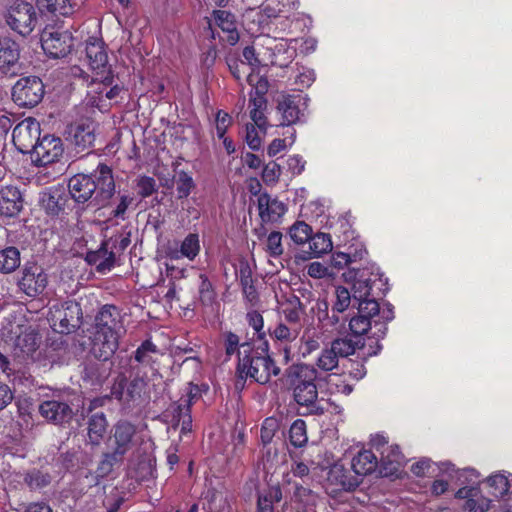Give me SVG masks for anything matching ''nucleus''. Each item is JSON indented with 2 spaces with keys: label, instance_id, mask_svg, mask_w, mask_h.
<instances>
[{
  "label": "nucleus",
  "instance_id": "nucleus-1",
  "mask_svg": "<svg viewBox=\"0 0 512 512\" xmlns=\"http://www.w3.org/2000/svg\"><path fill=\"white\" fill-rule=\"evenodd\" d=\"M72 198L78 203L94 199L97 204L105 205L115 193L112 170L106 164H99L90 175L76 174L68 183Z\"/></svg>",
  "mask_w": 512,
  "mask_h": 512
},
{
  "label": "nucleus",
  "instance_id": "nucleus-2",
  "mask_svg": "<svg viewBox=\"0 0 512 512\" xmlns=\"http://www.w3.org/2000/svg\"><path fill=\"white\" fill-rule=\"evenodd\" d=\"M118 317V310L112 305L103 306L96 315L91 351L99 360H108L118 348L119 332L122 328Z\"/></svg>",
  "mask_w": 512,
  "mask_h": 512
},
{
  "label": "nucleus",
  "instance_id": "nucleus-3",
  "mask_svg": "<svg viewBox=\"0 0 512 512\" xmlns=\"http://www.w3.org/2000/svg\"><path fill=\"white\" fill-rule=\"evenodd\" d=\"M285 375L296 403L306 407L310 414H324V409L318 404V390L315 384L319 377L318 370L311 365L302 363L287 368Z\"/></svg>",
  "mask_w": 512,
  "mask_h": 512
},
{
  "label": "nucleus",
  "instance_id": "nucleus-4",
  "mask_svg": "<svg viewBox=\"0 0 512 512\" xmlns=\"http://www.w3.org/2000/svg\"><path fill=\"white\" fill-rule=\"evenodd\" d=\"M237 373L241 380L252 379L264 385L270 382L273 376L280 373V368L267 353V345L253 347L250 343H242L239 351Z\"/></svg>",
  "mask_w": 512,
  "mask_h": 512
},
{
  "label": "nucleus",
  "instance_id": "nucleus-5",
  "mask_svg": "<svg viewBox=\"0 0 512 512\" xmlns=\"http://www.w3.org/2000/svg\"><path fill=\"white\" fill-rule=\"evenodd\" d=\"M36 7L25 0H14L6 8L4 18L8 27L17 34L26 37L38 24Z\"/></svg>",
  "mask_w": 512,
  "mask_h": 512
},
{
  "label": "nucleus",
  "instance_id": "nucleus-6",
  "mask_svg": "<svg viewBox=\"0 0 512 512\" xmlns=\"http://www.w3.org/2000/svg\"><path fill=\"white\" fill-rule=\"evenodd\" d=\"M439 469L443 474L448 475L456 485H462L455 494L456 498L466 499V502H470L479 494V488L474 486L479 477L476 470L470 468L459 470L450 462L441 463Z\"/></svg>",
  "mask_w": 512,
  "mask_h": 512
},
{
  "label": "nucleus",
  "instance_id": "nucleus-7",
  "mask_svg": "<svg viewBox=\"0 0 512 512\" xmlns=\"http://www.w3.org/2000/svg\"><path fill=\"white\" fill-rule=\"evenodd\" d=\"M44 85L40 78L28 76L19 79L12 88V98L21 107H34L43 98Z\"/></svg>",
  "mask_w": 512,
  "mask_h": 512
},
{
  "label": "nucleus",
  "instance_id": "nucleus-8",
  "mask_svg": "<svg viewBox=\"0 0 512 512\" xmlns=\"http://www.w3.org/2000/svg\"><path fill=\"white\" fill-rule=\"evenodd\" d=\"M79 314L78 304L67 301L51 307L49 321L56 332L68 334L78 325Z\"/></svg>",
  "mask_w": 512,
  "mask_h": 512
},
{
  "label": "nucleus",
  "instance_id": "nucleus-9",
  "mask_svg": "<svg viewBox=\"0 0 512 512\" xmlns=\"http://www.w3.org/2000/svg\"><path fill=\"white\" fill-rule=\"evenodd\" d=\"M19 289L28 297H37L42 294L48 284L47 274L36 263H27L20 271L18 279Z\"/></svg>",
  "mask_w": 512,
  "mask_h": 512
},
{
  "label": "nucleus",
  "instance_id": "nucleus-10",
  "mask_svg": "<svg viewBox=\"0 0 512 512\" xmlns=\"http://www.w3.org/2000/svg\"><path fill=\"white\" fill-rule=\"evenodd\" d=\"M383 275L379 269L371 266L359 269L352 284V297L355 301L368 299L374 288L382 289Z\"/></svg>",
  "mask_w": 512,
  "mask_h": 512
},
{
  "label": "nucleus",
  "instance_id": "nucleus-11",
  "mask_svg": "<svg viewBox=\"0 0 512 512\" xmlns=\"http://www.w3.org/2000/svg\"><path fill=\"white\" fill-rule=\"evenodd\" d=\"M40 124L33 118H26L13 129L12 139L16 148L23 154L31 153L41 139Z\"/></svg>",
  "mask_w": 512,
  "mask_h": 512
},
{
  "label": "nucleus",
  "instance_id": "nucleus-12",
  "mask_svg": "<svg viewBox=\"0 0 512 512\" xmlns=\"http://www.w3.org/2000/svg\"><path fill=\"white\" fill-rule=\"evenodd\" d=\"M41 46L50 57L62 58L70 53L73 37L68 31H54L46 28L41 34Z\"/></svg>",
  "mask_w": 512,
  "mask_h": 512
},
{
  "label": "nucleus",
  "instance_id": "nucleus-13",
  "mask_svg": "<svg viewBox=\"0 0 512 512\" xmlns=\"http://www.w3.org/2000/svg\"><path fill=\"white\" fill-rule=\"evenodd\" d=\"M136 428L127 421H119L113 427V435L110 439L111 453L114 459H124V456L133 448Z\"/></svg>",
  "mask_w": 512,
  "mask_h": 512
},
{
  "label": "nucleus",
  "instance_id": "nucleus-14",
  "mask_svg": "<svg viewBox=\"0 0 512 512\" xmlns=\"http://www.w3.org/2000/svg\"><path fill=\"white\" fill-rule=\"evenodd\" d=\"M31 154L32 162L37 166H46L57 161L63 154V145L60 138L44 136Z\"/></svg>",
  "mask_w": 512,
  "mask_h": 512
},
{
  "label": "nucleus",
  "instance_id": "nucleus-15",
  "mask_svg": "<svg viewBox=\"0 0 512 512\" xmlns=\"http://www.w3.org/2000/svg\"><path fill=\"white\" fill-rule=\"evenodd\" d=\"M114 82L111 71L107 73H96L87 93L88 104L97 107L99 110H107L109 103H106L105 92Z\"/></svg>",
  "mask_w": 512,
  "mask_h": 512
},
{
  "label": "nucleus",
  "instance_id": "nucleus-16",
  "mask_svg": "<svg viewBox=\"0 0 512 512\" xmlns=\"http://www.w3.org/2000/svg\"><path fill=\"white\" fill-rule=\"evenodd\" d=\"M39 414L49 423L63 425L73 418V410L70 405L63 401L46 400L38 407Z\"/></svg>",
  "mask_w": 512,
  "mask_h": 512
},
{
  "label": "nucleus",
  "instance_id": "nucleus-17",
  "mask_svg": "<svg viewBox=\"0 0 512 512\" xmlns=\"http://www.w3.org/2000/svg\"><path fill=\"white\" fill-rule=\"evenodd\" d=\"M300 96L281 94L277 97V113L281 116L280 125L290 126L300 120Z\"/></svg>",
  "mask_w": 512,
  "mask_h": 512
},
{
  "label": "nucleus",
  "instance_id": "nucleus-18",
  "mask_svg": "<svg viewBox=\"0 0 512 512\" xmlns=\"http://www.w3.org/2000/svg\"><path fill=\"white\" fill-rule=\"evenodd\" d=\"M259 216L263 222H276L286 212V206L283 202L271 197L267 193L260 194L258 197Z\"/></svg>",
  "mask_w": 512,
  "mask_h": 512
},
{
  "label": "nucleus",
  "instance_id": "nucleus-19",
  "mask_svg": "<svg viewBox=\"0 0 512 512\" xmlns=\"http://www.w3.org/2000/svg\"><path fill=\"white\" fill-rule=\"evenodd\" d=\"M86 56L90 67L92 70L96 71V73H107V71H111L107 66L108 56L102 41L96 38L89 39L86 44Z\"/></svg>",
  "mask_w": 512,
  "mask_h": 512
},
{
  "label": "nucleus",
  "instance_id": "nucleus-20",
  "mask_svg": "<svg viewBox=\"0 0 512 512\" xmlns=\"http://www.w3.org/2000/svg\"><path fill=\"white\" fill-rule=\"evenodd\" d=\"M22 209V197L18 188L6 186L0 190V213L7 217L17 215Z\"/></svg>",
  "mask_w": 512,
  "mask_h": 512
},
{
  "label": "nucleus",
  "instance_id": "nucleus-21",
  "mask_svg": "<svg viewBox=\"0 0 512 512\" xmlns=\"http://www.w3.org/2000/svg\"><path fill=\"white\" fill-rule=\"evenodd\" d=\"M85 259L89 264L96 265L98 272L106 273L114 267L115 252L104 242L98 250L87 252Z\"/></svg>",
  "mask_w": 512,
  "mask_h": 512
},
{
  "label": "nucleus",
  "instance_id": "nucleus-22",
  "mask_svg": "<svg viewBox=\"0 0 512 512\" xmlns=\"http://www.w3.org/2000/svg\"><path fill=\"white\" fill-rule=\"evenodd\" d=\"M96 125L93 121L85 120L78 123L72 131V141L78 152L91 148L95 141Z\"/></svg>",
  "mask_w": 512,
  "mask_h": 512
},
{
  "label": "nucleus",
  "instance_id": "nucleus-23",
  "mask_svg": "<svg viewBox=\"0 0 512 512\" xmlns=\"http://www.w3.org/2000/svg\"><path fill=\"white\" fill-rule=\"evenodd\" d=\"M216 25L223 31L225 36L223 41L230 45H235L239 41V33L236 28L235 16L225 10H216L213 12Z\"/></svg>",
  "mask_w": 512,
  "mask_h": 512
},
{
  "label": "nucleus",
  "instance_id": "nucleus-24",
  "mask_svg": "<svg viewBox=\"0 0 512 512\" xmlns=\"http://www.w3.org/2000/svg\"><path fill=\"white\" fill-rule=\"evenodd\" d=\"M297 7V0H266L260 9L266 18L273 19L278 17L288 18Z\"/></svg>",
  "mask_w": 512,
  "mask_h": 512
},
{
  "label": "nucleus",
  "instance_id": "nucleus-25",
  "mask_svg": "<svg viewBox=\"0 0 512 512\" xmlns=\"http://www.w3.org/2000/svg\"><path fill=\"white\" fill-rule=\"evenodd\" d=\"M328 481L343 490H353L360 483L358 476L356 474L352 475L350 471L341 464H335L331 467L328 473Z\"/></svg>",
  "mask_w": 512,
  "mask_h": 512
},
{
  "label": "nucleus",
  "instance_id": "nucleus-26",
  "mask_svg": "<svg viewBox=\"0 0 512 512\" xmlns=\"http://www.w3.org/2000/svg\"><path fill=\"white\" fill-rule=\"evenodd\" d=\"M200 252L199 235L196 233H189L181 242L179 249L170 250L168 255L173 260L187 258L193 261Z\"/></svg>",
  "mask_w": 512,
  "mask_h": 512
},
{
  "label": "nucleus",
  "instance_id": "nucleus-27",
  "mask_svg": "<svg viewBox=\"0 0 512 512\" xmlns=\"http://www.w3.org/2000/svg\"><path fill=\"white\" fill-rule=\"evenodd\" d=\"M20 56L18 43L8 37L0 38V69L8 71L14 67Z\"/></svg>",
  "mask_w": 512,
  "mask_h": 512
},
{
  "label": "nucleus",
  "instance_id": "nucleus-28",
  "mask_svg": "<svg viewBox=\"0 0 512 512\" xmlns=\"http://www.w3.org/2000/svg\"><path fill=\"white\" fill-rule=\"evenodd\" d=\"M403 463L404 456L397 445H390L381 450L380 464L386 476L395 474Z\"/></svg>",
  "mask_w": 512,
  "mask_h": 512
},
{
  "label": "nucleus",
  "instance_id": "nucleus-29",
  "mask_svg": "<svg viewBox=\"0 0 512 512\" xmlns=\"http://www.w3.org/2000/svg\"><path fill=\"white\" fill-rule=\"evenodd\" d=\"M377 465V457L370 450L359 451L351 461V467L357 476H364L372 473L375 471Z\"/></svg>",
  "mask_w": 512,
  "mask_h": 512
},
{
  "label": "nucleus",
  "instance_id": "nucleus-30",
  "mask_svg": "<svg viewBox=\"0 0 512 512\" xmlns=\"http://www.w3.org/2000/svg\"><path fill=\"white\" fill-rule=\"evenodd\" d=\"M108 427L104 413H95L88 420V439L92 445H99Z\"/></svg>",
  "mask_w": 512,
  "mask_h": 512
},
{
  "label": "nucleus",
  "instance_id": "nucleus-31",
  "mask_svg": "<svg viewBox=\"0 0 512 512\" xmlns=\"http://www.w3.org/2000/svg\"><path fill=\"white\" fill-rule=\"evenodd\" d=\"M281 312L288 323L292 326H299L301 328L300 321L304 313V309L298 297L293 296L287 299L281 306Z\"/></svg>",
  "mask_w": 512,
  "mask_h": 512
},
{
  "label": "nucleus",
  "instance_id": "nucleus-32",
  "mask_svg": "<svg viewBox=\"0 0 512 512\" xmlns=\"http://www.w3.org/2000/svg\"><path fill=\"white\" fill-rule=\"evenodd\" d=\"M123 382L121 380L117 386L113 387L112 394L119 400L135 399L141 396V392L145 386V382L141 378L133 379L127 386L126 392L123 389Z\"/></svg>",
  "mask_w": 512,
  "mask_h": 512
},
{
  "label": "nucleus",
  "instance_id": "nucleus-33",
  "mask_svg": "<svg viewBox=\"0 0 512 512\" xmlns=\"http://www.w3.org/2000/svg\"><path fill=\"white\" fill-rule=\"evenodd\" d=\"M316 495L308 488L296 486L293 501L297 504L298 512H309L316 504Z\"/></svg>",
  "mask_w": 512,
  "mask_h": 512
},
{
  "label": "nucleus",
  "instance_id": "nucleus-34",
  "mask_svg": "<svg viewBox=\"0 0 512 512\" xmlns=\"http://www.w3.org/2000/svg\"><path fill=\"white\" fill-rule=\"evenodd\" d=\"M489 492L496 498L503 497L510 489L511 482L508 476L503 473H496L486 479Z\"/></svg>",
  "mask_w": 512,
  "mask_h": 512
},
{
  "label": "nucleus",
  "instance_id": "nucleus-35",
  "mask_svg": "<svg viewBox=\"0 0 512 512\" xmlns=\"http://www.w3.org/2000/svg\"><path fill=\"white\" fill-rule=\"evenodd\" d=\"M20 265V252L15 247L0 251V272L11 273Z\"/></svg>",
  "mask_w": 512,
  "mask_h": 512
},
{
  "label": "nucleus",
  "instance_id": "nucleus-36",
  "mask_svg": "<svg viewBox=\"0 0 512 512\" xmlns=\"http://www.w3.org/2000/svg\"><path fill=\"white\" fill-rule=\"evenodd\" d=\"M309 248L314 255L320 256L332 250L333 244L329 234L317 233L309 238Z\"/></svg>",
  "mask_w": 512,
  "mask_h": 512
},
{
  "label": "nucleus",
  "instance_id": "nucleus-37",
  "mask_svg": "<svg viewBox=\"0 0 512 512\" xmlns=\"http://www.w3.org/2000/svg\"><path fill=\"white\" fill-rule=\"evenodd\" d=\"M158 352L157 346L151 341H144L135 352V360L146 366H153L155 363L154 354Z\"/></svg>",
  "mask_w": 512,
  "mask_h": 512
},
{
  "label": "nucleus",
  "instance_id": "nucleus-38",
  "mask_svg": "<svg viewBox=\"0 0 512 512\" xmlns=\"http://www.w3.org/2000/svg\"><path fill=\"white\" fill-rule=\"evenodd\" d=\"M290 442L295 447L304 446L307 441L306 423L302 419L295 420L289 430Z\"/></svg>",
  "mask_w": 512,
  "mask_h": 512
},
{
  "label": "nucleus",
  "instance_id": "nucleus-39",
  "mask_svg": "<svg viewBox=\"0 0 512 512\" xmlns=\"http://www.w3.org/2000/svg\"><path fill=\"white\" fill-rule=\"evenodd\" d=\"M195 188L193 178L185 171L181 170L177 173L176 191L179 199L187 198Z\"/></svg>",
  "mask_w": 512,
  "mask_h": 512
},
{
  "label": "nucleus",
  "instance_id": "nucleus-40",
  "mask_svg": "<svg viewBox=\"0 0 512 512\" xmlns=\"http://www.w3.org/2000/svg\"><path fill=\"white\" fill-rule=\"evenodd\" d=\"M357 346H358V342L345 337V338L335 339L331 343L330 348L335 353V355L339 358V357H347L349 355L354 354Z\"/></svg>",
  "mask_w": 512,
  "mask_h": 512
},
{
  "label": "nucleus",
  "instance_id": "nucleus-41",
  "mask_svg": "<svg viewBox=\"0 0 512 512\" xmlns=\"http://www.w3.org/2000/svg\"><path fill=\"white\" fill-rule=\"evenodd\" d=\"M39 4L49 12L62 16L71 15L74 12L73 5L68 0H38Z\"/></svg>",
  "mask_w": 512,
  "mask_h": 512
},
{
  "label": "nucleus",
  "instance_id": "nucleus-42",
  "mask_svg": "<svg viewBox=\"0 0 512 512\" xmlns=\"http://www.w3.org/2000/svg\"><path fill=\"white\" fill-rule=\"evenodd\" d=\"M300 333L299 326L288 327L284 323H279L273 330L272 336L277 340L287 344L295 341Z\"/></svg>",
  "mask_w": 512,
  "mask_h": 512
},
{
  "label": "nucleus",
  "instance_id": "nucleus-43",
  "mask_svg": "<svg viewBox=\"0 0 512 512\" xmlns=\"http://www.w3.org/2000/svg\"><path fill=\"white\" fill-rule=\"evenodd\" d=\"M24 481L30 489L37 490L49 485L51 477L47 473L33 470L25 475Z\"/></svg>",
  "mask_w": 512,
  "mask_h": 512
},
{
  "label": "nucleus",
  "instance_id": "nucleus-44",
  "mask_svg": "<svg viewBox=\"0 0 512 512\" xmlns=\"http://www.w3.org/2000/svg\"><path fill=\"white\" fill-rule=\"evenodd\" d=\"M311 232L312 229L308 224L298 221L291 226L289 235L296 244H303L309 240Z\"/></svg>",
  "mask_w": 512,
  "mask_h": 512
},
{
  "label": "nucleus",
  "instance_id": "nucleus-45",
  "mask_svg": "<svg viewBox=\"0 0 512 512\" xmlns=\"http://www.w3.org/2000/svg\"><path fill=\"white\" fill-rule=\"evenodd\" d=\"M199 278V300L203 305H211L216 297L213 286L206 275L200 274Z\"/></svg>",
  "mask_w": 512,
  "mask_h": 512
},
{
  "label": "nucleus",
  "instance_id": "nucleus-46",
  "mask_svg": "<svg viewBox=\"0 0 512 512\" xmlns=\"http://www.w3.org/2000/svg\"><path fill=\"white\" fill-rule=\"evenodd\" d=\"M358 302V314L365 316V318L373 321V318L378 316L380 312L379 304L375 299H364Z\"/></svg>",
  "mask_w": 512,
  "mask_h": 512
},
{
  "label": "nucleus",
  "instance_id": "nucleus-47",
  "mask_svg": "<svg viewBox=\"0 0 512 512\" xmlns=\"http://www.w3.org/2000/svg\"><path fill=\"white\" fill-rule=\"evenodd\" d=\"M316 364L323 371H331L338 366V357L331 348L324 349L318 357Z\"/></svg>",
  "mask_w": 512,
  "mask_h": 512
},
{
  "label": "nucleus",
  "instance_id": "nucleus-48",
  "mask_svg": "<svg viewBox=\"0 0 512 512\" xmlns=\"http://www.w3.org/2000/svg\"><path fill=\"white\" fill-rule=\"evenodd\" d=\"M266 251L271 257H278L283 253L282 234L271 232L266 241Z\"/></svg>",
  "mask_w": 512,
  "mask_h": 512
},
{
  "label": "nucleus",
  "instance_id": "nucleus-49",
  "mask_svg": "<svg viewBox=\"0 0 512 512\" xmlns=\"http://www.w3.org/2000/svg\"><path fill=\"white\" fill-rule=\"evenodd\" d=\"M351 302V294L345 287L339 286L336 288V302L333 305L332 312L341 313L345 311Z\"/></svg>",
  "mask_w": 512,
  "mask_h": 512
},
{
  "label": "nucleus",
  "instance_id": "nucleus-50",
  "mask_svg": "<svg viewBox=\"0 0 512 512\" xmlns=\"http://www.w3.org/2000/svg\"><path fill=\"white\" fill-rule=\"evenodd\" d=\"M371 326L372 322L370 319H367L365 316L360 314H358V316L352 317L349 322L350 330L354 335L358 336L367 333Z\"/></svg>",
  "mask_w": 512,
  "mask_h": 512
},
{
  "label": "nucleus",
  "instance_id": "nucleus-51",
  "mask_svg": "<svg viewBox=\"0 0 512 512\" xmlns=\"http://www.w3.org/2000/svg\"><path fill=\"white\" fill-rule=\"evenodd\" d=\"M110 248L115 252L124 251L130 244V232L122 231L119 234L111 237L108 241H106Z\"/></svg>",
  "mask_w": 512,
  "mask_h": 512
},
{
  "label": "nucleus",
  "instance_id": "nucleus-52",
  "mask_svg": "<svg viewBox=\"0 0 512 512\" xmlns=\"http://www.w3.org/2000/svg\"><path fill=\"white\" fill-rule=\"evenodd\" d=\"M465 510L475 512H487L491 508V500L482 496L481 493L471 499L470 502H466L464 506Z\"/></svg>",
  "mask_w": 512,
  "mask_h": 512
},
{
  "label": "nucleus",
  "instance_id": "nucleus-53",
  "mask_svg": "<svg viewBox=\"0 0 512 512\" xmlns=\"http://www.w3.org/2000/svg\"><path fill=\"white\" fill-rule=\"evenodd\" d=\"M281 167L274 161L267 163L262 172V179L267 184H274L279 180Z\"/></svg>",
  "mask_w": 512,
  "mask_h": 512
},
{
  "label": "nucleus",
  "instance_id": "nucleus-54",
  "mask_svg": "<svg viewBox=\"0 0 512 512\" xmlns=\"http://www.w3.org/2000/svg\"><path fill=\"white\" fill-rule=\"evenodd\" d=\"M278 430V422L275 418H266L261 428V440L264 444L272 441L275 432Z\"/></svg>",
  "mask_w": 512,
  "mask_h": 512
},
{
  "label": "nucleus",
  "instance_id": "nucleus-55",
  "mask_svg": "<svg viewBox=\"0 0 512 512\" xmlns=\"http://www.w3.org/2000/svg\"><path fill=\"white\" fill-rule=\"evenodd\" d=\"M137 188L141 197H149L156 191V181L152 177L141 176L137 180Z\"/></svg>",
  "mask_w": 512,
  "mask_h": 512
},
{
  "label": "nucleus",
  "instance_id": "nucleus-56",
  "mask_svg": "<svg viewBox=\"0 0 512 512\" xmlns=\"http://www.w3.org/2000/svg\"><path fill=\"white\" fill-rule=\"evenodd\" d=\"M315 81V73L312 69L302 68L295 79V84L298 86L299 90L304 88H308Z\"/></svg>",
  "mask_w": 512,
  "mask_h": 512
},
{
  "label": "nucleus",
  "instance_id": "nucleus-57",
  "mask_svg": "<svg viewBox=\"0 0 512 512\" xmlns=\"http://www.w3.org/2000/svg\"><path fill=\"white\" fill-rule=\"evenodd\" d=\"M247 81L254 87L255 95L265 96L269 89V83L266 78L250 73L247 77Z\"/></svg>",
  "mask_w": 512,
  "mask_h": 512
},
{
  "label": "nucleus",
  "instance_id": "nucleus-58",
  "mask_svg": "<svg viewBox=\"0 0 512 512\" xmlns=\"http://www.w3.org/2000/svg\"><path fill=\"white\" fill-rule=\"evenodd\" d=\"M192 397L188 396L185 399H180L173 405V420L180 421L183 419L185 409L188 410V415H191Z\"/></svg>",
  "mask_w": 512,
  "mask_h": 512
},
{
  "label": "nucleus",
  "instance_id": "nucleus-59",
  "mask_svg": "<svg viewBox=\"0 0 512 512\" xmlns=\"http://www.w3.org/2000/svg\"><path fill=\"white\" fill-rule=\"evenodd\" d=\"M256 127L257 126L254 124L246 125V142H247V145L252 150H258L261 146V138L258 135Z\"/></svg>",
  "mask_w": 512,
  "mask_h": 512
},
{
  "label": "nucleus",
  "instance_id": "nucleus-60",
  "mask_svg": "<svg viewBox=\"0 0 512 512\" xmlns=\"http://www.w3.org/2000/svg\"><path fill=\"white\" fill-rule=\"evenodd\" d=\"M231 123V118L228 113L218 111L216 115V132L219 138H224L226 130Z\"/></svg>",
  "mask_w": 512,
  "mask_h": 512
},
{
  "label": "nucleus",
  "instance_id": "nucleus-61",
  "mask_svg": "<svg viewBox=\"0 0 512 512\" xmlns=\"http://www.w3.org/2000/svg\"><path fill=\"white\" fill-rule=\"evenodd\" d=\"M352 262L349 250L347 252H335L331 257V265L337 269H342Z\"/></svg>",
  "mask_w": 512,
  "mask_h": 512
},
{
  "label": "nucleus",
  "instance_id": "nucleus-62",
  "mask_svg": "<svg viewBox=\"0 0 512 512\" xmlns=\"http://www.w3.org/2000/svg\"><path fill=\"white\" fill-rule=\"evenodd\" d=\"M242 344L239 343V337L229 332L225 336V351L227 356H232L236 351H240V347Z\"/></svg>",
  "mask_w": 512,
  "mask_h": 512
},
{
  "label": "nucleus",
  "instance_id": "nucleus-63",
  "mask_svg": "<svg viewBox=\"0 0 512 512\" xmlns=\"http://www.w3.org/2000/svg\"><path fill=\"white\" fill-rule=\"evenodd\" d=\"M307 274L315 279H321L326 277L328 268L320 262H312L307 266Z\"/></svg>",
  "mask_w": 512,
  "mask_h": 512
},
{
  "label": "nucleus",
  "instance_id": "nucleus-64",
  "mask_svg": "<svg viewBox=\"0 0 512 512\" xmlns=\"http://www.w3.org/2000/svg\"><path fill=\"white\" fill-rule=\"evenodd\" d=\"M22 512H53V510L47 503L39 501L23 504Z\"/></svg>",
  "mask_w": 512,
  "mask_h": 512
}]
</instances>
